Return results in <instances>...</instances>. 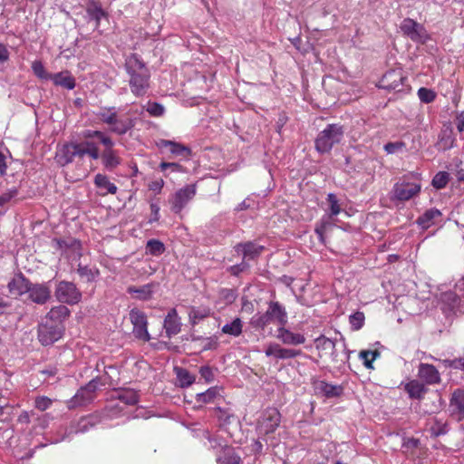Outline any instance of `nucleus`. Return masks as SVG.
Here are the masks:
<instances>
[{
	"mask_svg": "<svg viewBox=\"0 0 464 464\" xmlns=\"http://www.w3.org/2000/svg\"><path fill=\"white\" fill-rule=\"evenodd\" d=\"M156 146L160 150L169 148V152L176 156L189 155L191 152L189 148L179 142L163 139L158 140L156 141Z\"/></svg>",
	"mask_w": 464,
	"mask_h": 464,
	"instance_id": "a211bd4d",
	"label": "nucleus"
},
{
	"mask_svg": "<svg viewBox=\"0 0 464 464\" xmlns=\"http://www.w3.org/2000/svg\"><path fill=\"white\" fill-rule=\"evenodd\" d=\"M70 315V310L63 304L53 307L47 314L46 318L55 324L62 325V323Z\"/></svg>",
	"mask_w": 464,
	"mask_h": 464,
	"instance_id": "4be33fe9",
	"label": "nucleus"
},
{
	"mask_svg": "<svg viewBox=\"0 0 464 464\" xmlns=\"http://www.w3.org/2000/svg\"><path fill=\"white\" fill-rule=\"evenodd\" d=\"M210 315V309L207 307H191L188 312L189 320L192 324H198L199 321Z\"/></svg>",
	"mask_w": 464,
	"mask_h": 464,
	"instance_id": "c9c22d12",
	"label": "nucleus"
},
{
	"mask_svg": "<svg viewBox=\"0 0 464 464\" xmlns=\"http://www.w3.org/2000/svg\"><path fill=\"white\" fill-rule=\"evenodd\" d=\"M450 408L453 414H457L459 419L464 415V391L457 390L453 392L450 400Z\"/></svg>",
	"mask_w": 464,
	"mask_h": 464,
	"instance_id": "cd10ccee",
	"label": "nucleus"
},
{
	"mask_svg": "<svg viewBox=\"0 0 464 464\" xmlns=\"http://www.w3.org/2000/svg\"><path fill=\"white\" fill-rule=\"evenodd\" d=\"M146 249L152 256H160L165 251V246L160 240L150 239L147 242Z\"/></svg>",
	"mask_w": 464,
	"mask_h": 464,
	"instance_id": "79ce46f5",
	"label": "nucleus"
},
{
	"mask_svg": "<svg viewBox=\"0 0 464 464\" xmlns=\"http://www.w3.org/2000/svg\"><path fill=\"white\" fill-rule=\"evenodd\" d=\"M281 346L276 343H270L267 344L265 353L267 357H275L279 359Z\"/></svg>",
	"mask_w": 464,
	"mask_h": 464,
	"instance_id": "5fc2aeb1",
	"label": "nucleus"
},
{
	"mask_svg": "<svg viewBox=\"0 0 464 464\" xmlns=\"http://www.w3.org/2000/svg\"><path fill=\"white\" fill-rule=\"evenodd\" d=\"M418 96L422 102L430 103L435 100L436 93L430 89L422 87L418 90Z\"/></svg>",
	"mask_w": 464,
	"mask_h": 464,
	"instance_id": "3c124183",
	"label": "nucleus"
},
{
	"mask_svg": "<svg viewBox=\"0 0 464 464\" xmlns=\"http://www.w3.org/2000/svg\"><path fill=\"white\" fill-rule=\"evenodd\" d=\"M349 321L353 330L358 331L364 324V314L362 312H355L350 315Z\"/></svg>",
	"mask_w": 464,
	"mask_h": 464,
	"instance_id": "de8ad7c7",
	"label": "nucleus"
},
{
	"mask_svg": "<svg viewBox=\"0 0 464 464\" xmlns=\"http://www.w3.org/2000/svg\"><path fill=\"white\" fill-rule=\"evenodd\" d=\"M380 356L378 351H361L359 357L363 361V364L367 369H372L373 361Z\"/></svg>",
	"mask_w": 464,
	"mask_h": 464,
	"instance_id": "37998d69",
	"label": "nucleus"
},
{
	"mask_svg": "<svg viewBox=\"0 0 464 464\" xmlns=\"http://www.w3.org/2000/svg\"><path fill=\"white\" fill-rule=\"evenodd\" d=\"M102 165L108 170H112L121 164V158L118 152L114 150H104L100 154Z\"/></svg>",
	"mask_w": 464,
	"mask_h": 464,
	"instance_id": "5701e85b",
	"label": "nucleus"
},
{
	"mask_svg": "<svg viewBox=\"0 0 464 464\" xmlns=\"http://www.w3.org/2000/svg\"><path fill=\"white\" fill-rule=\"evenodd\" d=\"M101 143L105 146V150H113L114 142L112 140L105 135L103 132L102 133V136L99 138Z\"/></svg>",
	"mask_w": 464,
	"mask_h": 464,
	"instance_id": "69168bd1",
	"label": "nucleus"
},
{
	"mask_svg": "<svg viewBox=\"0 0 464 464\" xmlns=\"http://www.w3.org/2000/svg\"><path fill=\"white\" fill-rule=\"evenodd\" d=\"M63 334V325H49L43 324L39 326L38 338L44 345H50L58 341Z\"/></svg>",
	"mask_w": 464,
	"mask_h": 464,
	"instance_id": "9d476101",
	"label": "nucleus"
},
{
	"mask_svg": "<svg viewBox=\"0 0 464 464\" xmlns=\"http://www.w3.org/2000/svg\"><path fill=\"white\" fill-rule=\"evenodd\" d=\"M271 323L285 325L287 323V314L278 302H270L265 314H256L252 318L251 324L256 328L264 329Z\"/></svg>",
	"mask_w": 464,
	"mask_h": 464,
	"instance_id": "7ed1b4c3",
	"label": "nucleus"
},
{
	"mask_svg": "<svg viewBox=\"0 0 464 464\" xmlns=\"http://www.w3.org/2000/svg\"><path fill=\"white\" fill-rule=\"evenodd\" d=\"M406 77L401 68L392 69L383 74L377 86L387 91L401 92Z\"/></svg>",
	"mask_w": 464,
	"mask_h": 464,
	"instance_id": "423d86ee",
	"label": "nucleus"
},
{
	"mask_svg": "<svg viewBox=\"0 0 464 464\" xmlns=\"http://www.w3.org/2000/svg\"><path fill=\"white\" fill-rule=\"evenodd\" d=\"M164 328L168 337L176 335L180 332L181 322L180 318L178 316L176 309L173 308L168 313L164 320Z\"/></svg>",
	"mask_w": 464,
	"mask_h": 464,
	"instance_id": "f3484780",
	"label": "nucleus"
},
{
	"mask_svg": "<svg viewBox=\"0 0 464 464\" xmlns=\"http://www.w3.org/2000/svg\"><path fill=\"white\" fill-rule=\"evenodd\" d=\"M220 389L217 386L208 389L206 392L197 394V401L203 403L214 402L218 397H220Z\"/></svg>",
	"mask_w": 464,
	"mask_h": 464,
	"instance_id": "f704fd0d",
	"label": "nucleus"
},
{
	"mask_svg": "<svg viewBox=\"0 0 464 464\" xmlns=\"http://www.w3.org/2000/svg\"><path fill=\"white\" fill-rule=\"evenodd\" d=\"M315 394L324 395L327 398L337 397L342 394L343 388L339 385H334L322 380H315L313 382Z\"/></svg>",
	"mask_w": 464,
	"mask_h": 464,
	"instance_id": "2eb2a0df",
	"label": "nucleus"
},
{
	"mask_svg": "<svg viewBox=\"0 0 464 464\" xmlns=\"http://www.w3.org/2000/svg\"><path fill=\"white\" fill-rule=\"evenodd\" d=\"M94 184L102 190V194H115L118 190L117 186L111 182L109 178L103 174H97L94 178Z\"/></svg>",
	"mask_w": 464,
	"mask_h": 464,
	"instance_id": "a878e982",
	"label": "nucleus"
},
{
	"mask_svg": "<svg viewBox=\"0 0 464 464\" xmlns=\"http://www.w3.org/2000/svg\"><path fill=\"white\" fill-rule=\"evenodd\" d=\"M301 353H302L301 350L281 347L279 359H281V360L292 359V358H295V357L299 356Z\"/></svg>",
	"mask_w": 464,
	"mask_h": 464,
	"instance_id": "864d4df0",
	"label": "nucleus"
},
{
	"mask_svg": "<svg viewBox=\"0 0 464 464\" xmlns=\"http://www.w3.org/2000/svg\"><path fill=\"white\" fill-rule=\"evenodd\" d=\"M421 189L420 175L411 173L403 176L397 181L392 190V198L398 201H408L419 195Z\"/></svg>",
	"mask_w": 464,
	"mask_h": 464,
	"instance_id": "f03ea898",
	"label": "nucleus"
},
{
	"mask_svg": "<svg viewBox=\"0 0 464 464\" xmlns=\"http://www.w3.org/2000/svg\"><path fill=\"white\" fill-rule=\"evenodd\" d=\"M96 115L102 122L110 126L112 125L118 117L115 107L103 108Z\"/></svg>",
	"mask_w": 464,
	"mask_h": 464,
	"instance_id": "e433bc0d",
	"label": "nucleus"
},
{
	"mask_svg": "<svg viewBox=\"0 0 464 464\" xmlns=\"http://www.w3.org/2000/svg\"><path fill=\"white\" fill-rule=\"evenodd\" d=\"M79 275L85 278L88 282H92L97 277L99 272L96 269H92L88 266H82L79 265V267L77 269Z\"/></svg>",
	"mask_w": 464,
	"mask_h": 464,
	"instance_id": "49530a36",
	"label": "nucleus"
},
{
	"mask_svg": "<svg viewBox=\"0 0 464 464\" xmlns=\"http://www.w3.org/2000/svg\"><path fill=\"white\" fill-rule=\"evenodd\" d=\"M153 284H147L140 287L129 286L127 292L140 300H148L151 297Z\"/></svg>",
	"mask_w": 464,
	"mask_h": 464,
	"instance_id": "7c9ffc66",
	"label": "nucleus"
},
{
	"mask_svg": "<svg viewBox=\"0 0 464 464\" xmlns=\"http://www.w3.org/2000/svg\"><path fill=\"white\" fill-rule=\"evenodd\" d=\"M86 12L91 19L95 21L96 28L100 26L101 20L104 17H107V14L102 8L101 4L93 0L88 4Z\"/></svg>",
	"mask_w": 464,
	"mask_h": 464,
	"instance_id": "b1692460",
	"label": "nucleus"
},
{
	"mask_svg": "<svg viewBox=\"0 0 464 464\" xmlns=\"http://www.w3.org/2000/svg\"><path fill=\"white\" fill-rule=\"evenodd\" d=\"M264 247L261 246H257L254 243L248 242L245 244H240L237 246V251H241L244 255V258L254 259L257 256L261 254Z\"/></svg>",
	"mask_w": 464,
	"mask_h": 464,
	"instance_id": "c756f323",
	"label": "nucleus"
},
{
	"mask_svg": "<svg viewBox=\"0 0 464 464\" xmlns=\"http://www.w3.org/2000/svg\"><path fill=\"white\" fill-rule=\"evenodd\" d=\"M401 32L417 43H424L428 39L425 28L411 18L404 19L400 26Z\"/></svg>",
	"mask_w": 464,
	"mask_h": 464,
	"instance_id": "6e6552de",
	"label": "nucleus"
},
{
	"mask_svg": "<svg viewBox=\"0 0 464 464\" xmlns=\"http://www.w3.org/2000/svg\"><path fill=\"white\" fill-rule=\"evenodd\" d=\"M30 282L23 276L14 277L8 283V289L13 295H22L27 293Z\"/></svg>",
	"mask_w": 464,
	"mask_h": 464,
	"instance_id": "aec40b11",
	"label": "nucleus"
},
{
	"mask_svg": "<svg viewBox=\"0 0 464 464\" xmlns=\"http://www.w3.org/2000/svg\"><path fill=\"white\" fill-rule=\"evenodd\" d=\"M343 136L342 126L337 124H329L322 130L315 140V149L320 153L329 152L332 148L338 144Z\"/></svg>",
	"mask_w": 464,
	"mask_h": 464,
	"instance_id": "20e7f679",
	"label": "nucleus"
},
{
	"mask_svg": "<svg viewBox=\"0 0 464 464\" xmlns=\"http://www.w3.org/2000/svg\"><path fill=\"white\" fill-rule=\"evenodd\" d=\"M129 315L133 325V334L135 336L140 340L149 341L150 336L147 328L148 321L146 314L138 309H132Z\"/></svg>",
	"mask_w": 464,
	"mask_h": 464,
	"instance_id": "0eeeda50",
	"label": "nucleus"
},
{
	"mask_svg": "<svg viewBox=\"0 0 464 464\" xmlns=\"http://www.w3.org/2000/svg\"><path fill=\"white\" fill-rule=\"evenodd\" d=\"M56 299L63 304H76L82 299V293L76 285L68 281H60L54 291Z\"/></svg>",
	"mask_w": 464,
	"mask_h": 464,
	"instance_id": "39448f33",
	"label": "nucleus"
},
{
	"mask_svg": "<svg viewBox=\"0 0 464 464\" xmlns=\"http://www.w3.org/2000/svg\"><path fill=\"white\" fill-rule=\"evenodd\" d=\"M441 213L436 208L428 209L419 217L417 223L421 228L427 229L435 224L437 218H440Z\"/></svg>",
	"mask_w": 464,
	"mask_h": 464,
	"instance_id": "393cba45",
	"label": "nucleus"
},
{
	"mask_svg": "<svg viewBox=\"0 0 464 464\" xmlns=\"http://www.w3.org/2000/svg\"><path fill=\"white\" fill-rule=\"evenodd\" d=\"M316 343L318 347H322L325 350H334L335 346V343L333 340L324 336L317 338Z\"/></svg>",
	"mask_w": 464,
	"mask_h": 464,
	"instance_id": "4d7b16f0",
	"label": "nucleus"
},
{
	"mask_svg": "<svg viewBox=\"0 0 464 464\" xmlns=\"http://www.w3.org/2000/svg\"><path fill=\"white\" fill-rule=\"evenodd\" d=\"M276 338L286 345H299L304 343L306 341L304 334L294 333L285 328V325H280L277 329Z\"/></svg>",
	"mask_w": 464,
	"mask_h": 464,
	"instance_id": "ddd939ff",
	"label": "nucleus"
},
{
	"mask_svg": "<svg viewBox=\"0 0 464 464\" xmlns=\"http://www.w3.org/2000/svg\"><path fill=\"white\" fill-rule=\"evenodd\" d=\"M57 86H62L67 90H72L75 87V79L69 71H63L52 74L51 79Z\"/></svg>",
	"mask_w": 464,
	"mask_h": 464,
	"instance_id": "412c9836",
	"label": "nucleus"
},
{
	"mask_svg": "<svg viewBox=\"0 0 464 464\" xmlns=\"http://www.w3.org/2000/svg\"><path fill=\"white\" fill-rule=\"evenodd\" d=\"M221 332L233 337H238L243 332V322L240 318H235L232 322L224 324Z\"/></svg>",
	"mask_w": 464,
	"mask_h": 464,
	"instance_id": "2f4dec72",
	"label": "nucleus"
},
{
	"mask_svg": "<svg viewBox=\"0 0 464 464\" xmlns=\"http://www.w3.org/2000/svg\"><path fill=\"white\" fill-rule=\"evenodd\" d=\"M327 201L329 203V210L326 212V214L332 215V216H337L341 212V207L339 205L338 199L334 193H329L327 196Z\"/></svg>",
	"mask_w": 464,
	"mask_h": 464,
	"instance_id": "a18cd8bd",
	"label": "nucleus"
},
{
	"mask_svg": "<svg viewBox=\"0 0 464 464\" xmlns=\"http://www.w3.org/2000/svg\"><path fill=\"white\" fill-rule=\"evenodd\" d=\"M75 158L74 143H66L58 147L55 160L61 166L68 165Z\"/></svg>",
	"mask_w": 464,
	"mask_h": 464,
	"instance_id": "dca6fc26",
	"label": "nucleus"
},
{
	"mask_svg": "<svg viewBox=\"0 0 464 464\" xmlns=\"http://www.w3.org/2000/svg\"><path fill=\"white\" fill-rule=\"evenodd\" d=\"M455 140L450 134H442L438 142L439 150H448L454 146Z\"/></svg>",
	"mask_w": 464,
	"mask_h": 464,
	"instance_id": "09e8293b",
	"label": "nucleus"
},
{
	"mask_svg": "<svg viewBox=\"0 0 464 464\" xmlns=\"http://www.w3.org/2000/svg\"><path fill=\"white\" fill-rule=\"evenodd\" d=\"M32 71L34 74L41 80H50L52 77V74L45 70L43 63L39 60H35L32 63Z\"/></svg>",
	"mask_w": 464,
	"mask_h": 464,
	"instance_id": "a19ab883",
	"label": "nucleus"
},
{
	"mask_svg": "<svg viewBox=\"0 0 464 464\" xmlns=\"http://www.w3.org/2000/svg\"><path fill=\"white\" fill-rule=\"evenodd\" d=\"M52 405V400L42 396L35 399V407L40 411H45Z\"/></svg>",
	"mask_w": 464,
	"mask_h": 464,
	"instance_id": "13d9d810",
	"label": "nucleus"
},
{
	"mask_svg": "<svg viewBox=\"0 0 464 464\" xmlns=\"http://www.w3.org/2000/svg\"><path fill=\"white\" fill-rule=\"evenodd\" d=\"M89 425H92L90 419L82 418L78 423V428L76 431L84 432L88 430Z\"/></svg>",
	"mask_w": 464,
	"mask_h": 464,
	"instance_id": "338daca9",
	"label": "nucleus"
},
{
	"mask_svg": "<svg viewBox=\"0 0 464 464\" xmlns=\"http://www.w3.org/2000/svg\"><path fill=\"white\" fill-rule=\"evenodd\" d=\"M134 126V121L130 118H119L115 119V121L111 125V131L123 135Z\"/></svg>",
	"mask_w": 464,
	"mask_h": 464,
	"instance_id": "c85d7f7f",
	"label": "nucleus"
},
{
	"mask_svg": "<svg viewBox=\"0 0 464 464\" xmlns=\"http://www.w3.org/2000/svg\"><path fill=\"white\" fill-rule=\"evenodd\" d=\"M450 181V173L447 171H439L432 179L431 185L436 189L444 188Z\"/></svg>",
	"mask_w": 464,
	"mask_h": 464,
	"instance_id": "ea45409f",
	"label": "nucleus"
},
{
	"mask_svg": "<svg viewBox=\"0 0 464 464\" xmlns=\"http://www.w3.org/2000/svg\"><path fill=\"white\" fill-rule=\"evenodd\" d=\"M444 363L451 368L454 369H460L464 370V358H459L454 360H446L444 361Z\"/></svg>",
	"mask_w": 464,
	"mask_h": 464,
	"instance_id": "e2e57ef3",
	"label": "nucleus"
},
{
	"mask_svg": "<svg viewBox=\"0 0 464 464\" xmlns=\"http://www.w3.org/2000/svg\"><path fill=\"white\" fill-rule=\"evenodd\" d=\"M404 147L403 142H389L384 146V150L389 154H393Z\"/></svg>",
	"mask_w": 464,
	"mask_h": 464,
	"instance_id": "052dcab7",
	"label": "nucleus"
},
{
	"mask_svg": "<svg viewBox=\"0 0 464 464\" xmlns=\"http://www.w3.org/2000/svg\"><path fill=\"white\" fill-rule=\"evenodd\" d=\"M28 298L38 304H45L51 298V287L49 283L32 284L28 287Z\"/></svg>",
	"mask_w": 464,
	"mask_h": 464,
	"instance_id": "9b49d317",
	"label": "nucleus"
},
{
	"mask_svg": "<svg viewBox=\"0 0 464 464\" xmlns=\"http://www.w3.org/2000/svg\"><path fill=\"white\" fill-rule=\"evenodd\" d=\"M81 143L87 150L89 157H91L92 160H98L100 158L98 146L94 142L90 140H84Z\"/></svg>",
	"mask_w": 464,
	"mask_h": 464,
	"instance_id": "603ef678",
	"label": "nucleus"
},
{
	"mask_svg": "<svg viewBox=\"0 0 464 464\" xmlns=\"http://www.w3.org/2000/svg\"><path fill=\"white\" fill-rule=\"evenodd\" d=\"M164 186L162 179H156L149 184V188L155 193H160Z\"/></svg>",
	"mask_w": 464,
	"mask_h": 464,
	"instance_id": "0e129e2a",
	"label": "nucleus"
},
{
	"mask_svg": "<svg viewBox=\"0 0 464 464\" xmlns=\"http://www.w3.org/2000/svg\"><path fill=\"white\" fill-rule=\"evenodd\" d=\"M451 171L456 176L458 181L464 182V163L459 158H454L451 162Z\"/></svg>",
	"mask_w": 464,
	"mask_h": 464,
	"instance_id": "c03bdc74",
	"label": "nucleus"
},
{
	"mask_svg": "<svg viewBox=\"0 0 464 464\" xmlns=\"http://www.w3.org/2000/svg\"><path fill=\"white\" fill-rule=\"evenodd\" d=\"M178 381L181 387H188L195 382V376L183 368H175Z\"/></svg>",
	"mask_w": 464,
	"mask_h": 464,
	"instance_id": "4c0bfd02",
	"label": "nucleus"
},
{
	"mask_svg": "<svg viewBox=\"0 0 464 464\" xmlns=\"http://www.w3.org/2000/svg\"><path fill=\"white\" fill-rule=\"evenodd\" d=\"M125 67L130 76L129 84L131 92L136 96L143 95L149 87L148 68L135 54L126 59Z\"/></svg>",
	"mask_w": 464,
	"mask_h": 464,
	"instance_id": "f257e3e1",
	"label": "nucleus"
},
{
	"mask_svg": "<svg viewBox=\"0 0 464 464\" xmlns=\"http://www.w3.org/2000/svg\"><path fill=\"white\" fill-rule=\"evenodd\" d=\"M118 399L128 405H134L138 402V394L135 391L127 389L118 393Z\"/></svg>",
	"mask_w": 464,
	"mask_h": 464,
	"instance_id": "58836bf2",
	"label": "nucleus"
},
{
	"mask_svg": "<svg viewBox=\"0 0 464 464\" xmlns=\"http://www.w3.org/2000/svg\"><path fill=\"white\" fill-rule=\"evenodd\" d=\"M99 382L97 380H92L85 387L82 388L75 395V398H79L82 402L92 400V394L98 388Z\"/></svg>",
	"mask_w": 464,
	"mask_h": 464,
	"instance_id": "473e14b6",
	"label": "nucleus"
},
{
	"mask_svg": "<svg viewBox=\"0 0 464 464\" xmlns=\"http://www.w3.org/2000/svg\"><path fill=\"white\" fill-rule=\"evenodd\" d=\"M199 373L201 377L207 382H210L214 379V373L210 367L208 366H202L199 370Z\"/></svg>",
	"mask_w": 464,
	"mask_h": 464,
	"instance_id": "680f3d73",
	"label": "nucleus"
},
{
	"mask_svg": "<svg viewBox=\"0 0 464 464\" xmlns=\"http://www.w3.org/2000/svg\"><path fill=\"white\" fill-rule=\"evenodd\" d=\"M146 111L153 117H160L164 114L165 108L162 104L158 102H148Z\"/></svg>",
	"mask_w": 464,
	"mask_h": 464,
	"instance_id": "8fccbe9b",
	"label": "nucleus"
},
{
	"mask_svg": "<svg viewBox=\"0 0 464 464\" xmlns=\"http://www.w3.org/2000/svg\"><path fill=\"white\" fill-rule=\"evenodd\" d=\"M280 423V413L276 409H268L263 414L259 422V432L269 434L274 432Z\"/></svg>",
	"mask_w": 464,
	"mask_h": 464,
	"instance_id": "f8f14e48",
	"label": "nucleus"
},
{
	"mask_svg": "<svg viewBox=\"0 0 464 464\" xmlns=\"http://www.w3.org/2000/svg\"><path fill=\"white\" fill-rule=\"evenodd\" d=\"M150 210L152 218H150V222L158 221L160 218V207L158 204L151 203L150 204Z\"/></svg>",
	"mask_w": 464,
	"mask_h": 464,
	"instance_id": "774afa93",
	"label": "nucleus"
},
{
	"mask_svg": "<svg viewBox=\"0 0 464 464\" xmlns=\"http://www.w3.org/2000/svg\"><path fill=\"white\" fill-rule=\"evenodd\" d=\"M18 194V190L15 188H12L7 191L4 192L0 195V207L8 203L12 198L16 197Z\"/></svg>",
	"mask_w": 464,
	"mask_h": 464,
	"instance_id": "6e6d98bb",
	"label": "nucleus"
},
{
	"mask_svg": "<svg viewBox=\"0 0 464 464\" xmlns=\"http://www.w3.org/2000/svg\"><path fill=\"white\" fill-rule=\"evenodd\" d=\"M196 194V188L193 185H187L179 189L170 199L171 209L179 213L190 201Z\"/></svg>",
	"mask_w": 464,
	"mask_h": 464,
	"instance_id": "1a4fd4ad",
	"label": "nucleus"
},
{
	"mask_svg": "<svg viewBox=\"0 0 464 464\" xmlns=\"http://www.w3.org/2000/svg\"><path fill=\"white\" fill-rule=\"evenodd\" d=\"M160 169L162 171H165L168 169H170V170L172 172H180L183 169L182 166L176 162H161L160 164Z\"/></svg>",
	"mask_w": 464,
	"mask_h": 464,
	"instance_id": "bf43d9fd",
	"label": "nucleus"
},
{
	"mask_svg": "<svg viewBox=\"0 0 464 464\" xmlns=\"http://www.w3.org/2000/svg\"><path fill=\"white\" fill-rule=\"evenodd\" d=\"M404 389L411 399L420 400L423 398L428 389L425 384L419 380H411L405 383Z\"/></svg>",
	"mask_w": 464,
	"mask_h": 464,
	"instance_id": "6ab92c4d",
	"label": "nucleus"
},
{
	"mask_svg": "<svg viewBox=\"0 0 464 464\" xmlns=\"http://www.w3.org/2000/svg\"><path fill=\"white\" fill-rule=\"evenodd\" d=\"M336 219L334 218V216L325 214L321 220L316 224L314 231L318 235L319 240L324 243V233L328 230L329 227H332L335 225Z\"/></svg>",
	"mask_w": 464,
	"mask_h": 464,
	"instance_id": "bb28decb",
	"label": "nucleus"
},
{
	"mask_svg": "<svg viewBox=\"0 0 464 464\" xmlns=\"http://www.w3.org/2000/svg\"><path fill=\"white\" fill-rule=\"evenodd\" d=\"M218 464H241V459L230 448L225 449L217 458Z\"/></svg>",
	"mask_w": 464,
	"mask_h": 464,
	"instance_id": "72a5a7b5",
	"label": "nucleus"
},
{
	"mask_svg": "<svg viewBox=\"0 0 464 464\" xmlns=\"http://www.w3.org/2000/svg\"><path fill=\"white\" fill-rule=\"evenodd\" d=\"M418 376L429 385L437 384L440 382V372L432 364L429 363H420Z\"/></svg>",
	"mask_w": 464,
	"mask_h": 464,
	"instance_id": "4468645a",
	"label": "nucleus"
}]
</instances>
